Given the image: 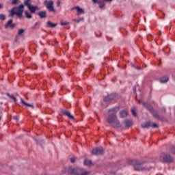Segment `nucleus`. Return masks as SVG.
<instances>
[{"instance_id":"473e14b6","label":"nucleus","mask_w":175,"mask_h":175,"mask_svg":"<svg viewBox=\"0 0 175 175\" xmlns=\"http://www.w3.org/2000/svg\"><path fill=\"white\" fill-rule=\"evenodd\" d=\"M66 170H68L66 167L64 168V170H62L63 174H65V173H66Z\"/></svg>"},{"instance_id":"ddd939ff","label":"nucleus","mask_w":175,"mask_h":175,"mask_svg":"<svg viewBox=\"0 0 175 175\" xmlns=\"http://www.w3.org/2000/svg\"><path fill=\"white\" fill-rule=\"evenodd\" d=\"M37 14L40 18H46L47 16V12H46V11H40L37 13Z\"/></svg>"},{"instance_id":"7c9ffc66","label":"nucleus","mask_w":175,"mask_h":175,"mask_svg":"<svg viewBox=\"0 0 175 175\" xmlns=\"http://www.w3.org/2000/svg\"><path fill=\"white\" fill-rule=\"evenodd\" d=\"M131 112L133 116H134V117H136V111H135V109H131Z\"/></svg>"},{"instance_id":"72a5a7b5","label":"nucleus","mask_w":175,"mask_h":175,"mask_svg":"<svg viewBox=\"0 0 175 175\" xmlns=\"http://www.w3.org/2000/svg\"><path fill=\"white\" fill-rule=\"evenodd\" d=\"M61 25H68L67 22H61Z\"/></svg>"},{"instance_id":"a19ab883","label":"nucleus","mask_w":175,"mask_h":175,"mask_svg":"<svg viewBox=\"0 0 175 175\" xmlns=\"http://www.w3.org/2000/svg\"><path fill=\"white\" fill-rule=\"evenodd\" d=\"M173 79H174V81H175V77Z\"/></svg>"},{"instance_id":"39448f33","label":"nucleus","mask_w":175,"mask_h":175,"mask_svg":"<svg viewBox=\"0 0 175 175\" xmlns=\"http://www.w3.org/2000/svg\"><path fill=\"white\" fill-rule=\"evenodd\" d=\"M132 163L134 166L135 170H137V172H140L142 170H147L148 169L143 161L133 160Z\"/></svg>"},{"instance_id":"4468645a","label":"nucleus","mask_w":175,"mask_h":175,"mask_svg":"<svg viewBox=\"0 0 175 175\" xmlns=\"http://www.w3.org/2000/svg\"><path fill=\"white\" fill-rule=\"evenodd\" d=\"M27 9L29 10L30 13H35V12H36V10H38V6H33L32 5H29V8H27Z\"/></svg>"},{"instance_id":"0eeeda50","label":"nucleus","mask_w":175,"mask_h":175,"mask_svg":"<svg viewBox=\"0 0 175 175\" xmlns=\"http://www.w3.org/2000/svg\"><path fill=\"white\" fill-rule=\"evenodd\" d=\"M160 159H161L165 163H170V162H173L172 157L170 156V154L165 153L161 156Z\"/></svg>"},{"instance_id":"dca6fc26","label":"nucleus","mask_w":175,"mask_h":175,"mask_svg":"<svg viewBox=\"0 0 175 175\" xmlns=\"http://www.w3.org/2000/svg\"><path fill=\"white\" fill-rule=\"evenodd\" d=\"M119 116H120V118H125V117H126V116H128V112H126V111H125V110H122L120 111Z\"/></svg>"},{"instance_id":"ea45409f","label":"nucleus","mask_w":175,"mask_h":175,"mask_svg":"<svg viewBox=\"0 0 175 175\" xmlns=\"http://www.w3.org/2000/svg\"><path fill=\"white\" fill-rule=\"evenodd\" d=\"M1 8H2V5L0 4V9H1Z\"/></svg>"},{"instance_id":"2eb2a0df","label":"nucleus","mask_w":175,"mask_h":175,"mask_svg":"<svg viewBox=\"0 0 175 175\" xmlns=\"http://www.w3.org/2000/svg\"><path fill=\"white\" fill-rule=\"evenodd\" d=\"M160 83H167L169 81V77L168 76H164L163 77H161L159 79Z\"/></svg>"},{"instance_id":"5701e85b","label":"nucleus","mask_w":175,"mask_h":175,"mask_svg":"<svg viewBox=\"0 0 175 175\" xmlns=\"http://www.w3.org/2000/svg\"><path fill=\"white\" fill-rule=\"evenodd\" d=\"M23 3L25 6L29 8V6H31V0H25Z\"/></svg>"},{"instance_id":"9b49d317","label":"nucleus","mask_w":175,"mask_h":175,"mask_svg":"<svg viewBox=\"0 0 175 175\" xmlns=\"http://www.w3.org/2000/svg\"><path fill=\"white\" fill-rule=\"evenodd\" d=\"M60 111H61V113H62L64 114V116L68 117V118H70V120H73L74 118H73L72 115L70 114V112H69V111L61 109Z\"/></svg>"},{"instance_id":"7ed1b4c3","label":"nucleus","mask_w":175,"mask_h":175,"mask_svg":"<svg viewBox=\"0 0 175 175\" xmlns=\"http://www.w3.org/2000/svg\"><path fill=\"white\" fill-rule=\"evenodd\" d=\"M68 173L69 175H88L90 174V172L85 170L83 168L80 167H76V168H72L70 167L68 169Z\"/></svg>"},{"instance_id":"f8f14e48","label":"nucleus","mask_w":175,"mask_h":175,"mask_svg":"<svg viewBox=\"0 0 175 175\" xmlns=\"http://www.w3.org/2000/svg\"><path fill=\"white\" fill-rule=\"evenodd\" d=\"M124 124L126 129H128L129 128H131V126H132V120L126 119L124 121Z\"/></svg>"},{"instance_id":"f257e3e1","label":"nucleus","mask_w":175,"mask_h":175,"mask_svg":"<svg viewBox=\"0 0 175 175\" xmlns=\"http://www.w3.org/2000/svg\"><path fill=\"white\" fill-rule=\"evenodd\" d=\"M118 110H120V108L118 107H114L108 110L109 114L107 118V122L112 125L113 128H122V125H121L120 120H118L117 118Z\"/></svg>"},{"instance_id":"6e6552de","label":"nucleus","mask_w":175,"mask_h":175,"mask_svg":"<svg viewBox=\"0 0 175 175\" xmlns=\"http://www.w3.org/2000/svg\"><path fill=\"white\" fill-rule=\"evenodd\" d=\"M93 155H102L103 154V148L97 147L92 150Z\"/></svg>"},{"instance_id":"2f4dec72","label":"nucleus","mask_w":175,"mask_h":175,"mask_svg":"<svg viewBox=\"0 0 175 175\" xmlns=\"http://www.w3.org/2000/svg\"><path fill=\"white\" fill-rule=\"evenodd\" d=\"M18 0H13L12 1V5H17V1H18Z\"/></svg>"},{"instance_id":"4be33fe9","label":"nucleus","mask_w":175,"mask_h":175,"mask_svg":"<svg viewBox=\"0 0 175 175\" xmlns=\"http://www.w3.org/2000/svg\"><path fill=\"white\" fill-rule=\"evenodd\" d=\"M74 9H76L78 14H79V13H84V10L80 8V7L79 6L74 8Z\"/></svg>"},{"instance_id":"aec40b11","label":"nucleus","mask_w":175,"mask_h":175,"mask_svg":"<svg viewBox=\"0 0 175 175\" xmlns=\"http://www.w3.org/2000/svg\"><path fill=\"white\" fill-rule=\"evenodd\" d=\"M21 102L23 105H25V106H29V107H32V109H33V105L25 103V101H24V100H23V98H21Z\"/></svg>"},{"instance_id":"9d476101","label":"nucleus","mask_w":175,"mask_h":175,"mask_svg":"<svg viewBox=\"0 0 175 175\" xmlns=\"http://www.w3.org/2000/svg\"><path fill=\"white\" fill-rule=\"evenodd\" d=\"M116 99V94H109L107 96L104 98V102H109V100H113Z\"/></svg>"},{"instance_id":"c9c22d12","label":"nucleus","mask_w":175,"mask_h":175,"mask_svg":"<svg viewBox=\"0 0 175 175\" xmlns=\"http://www.w3.org/2000/svg\"><path fill=\"white\" fill-rule=\"evenodd\" d=\"M93 3H98V0H92Z\"/></svg>"},{"instance_id":"79ce46f5","label":"nucleus","mask_w":175,"mask_h":175,"mask_svg":"<svg viewBox=\"0 0 175 175\" xmlns=\"http://www.w3.org/2000/svg\"><path fill=\"white\" fill-rule=\"evenodd\" d=\"M0 120H1V117H0Z\"/></svg>"},{"instance_id":"c85d7f7f","label":"nucleus","mask_w":175,"mask_h":175,"mask_svg":"<svg viewBox=\"0 0 175 175\" xmlns=\"http://www.w3.org/2000/svg\"><path fill=\"white\" fill-rule=\"evenodd\" d=\"M150 126H152V128H158L157 123H150Z\"/></svg>"},{"instance_id":"f3484780","label":"nucleus","mask_w":175,"mask_h":175,"mask_svg":"<svg viewBox=\"0 0 175 175\" xmlns=\"http://www.w3.org/2000/svg\"><path fill=\"white\" fill-rule=\"evenodd\" d=\"M46 27L48 28H55V27H57V23H53L51 21H49Z\"/></svg>"},{"instance_id":"393cba45","label":"nucleus","mask_w":175,"mask_h":175,"mask_svg":"<svg viewBox=\"0 0 175 175\" xmlns=\"http://www.w3.org/2000/svg\"><path fill=\"white\" fill-rule=\"evenodd\" d=\"M24 32H25L24 29H18V36H21V35H23V33H24Z\"/></svg>"},{"instance_id":"1a4fd4ad","label":"nucleus","mask_w":175,"mask_h":175,"mask_svg":"<svg viewBox=\"0 0 175 175\" xmlns=\"http://www.w3.org/2000/svg\"><path fill=\"white\" fill-rule=\"evenodd\" d=\"M16 25L15 23H13V20L10 19L5 25V29H8V28H15Z\"/></svg>"},{"instance_id":"cd10ccee","label":"nucleus","mask_w":175,"mask_h":175,"mask_svg":"<svg viewBox=\"0 0 175 175\" xmlns=\"http://www.w3.org/2000/svg\"><path fill=\"white\" fill-rule=\"evenodd\" d=\"M0 20H6V16L4 14H0Z\"/></svg>"},{"instance_id":"b1692460","label":"nucleus","mask_w":175,"mask_h":175,"mask_svg":"<svg viewBox=\"0 0 175 175\" xmlns=\"http://www.w3.org/2000/svg\"><path fill=\"white\" fill-rule=\"evenodd\" d=\"M25 16L27 18H32V16L31 15V14H29V12L28 11H25Z\"/></svg>"},{"instance_id":"412c9836","label":"nucleus","mask_w":175,"mask_h":175,"mask_svg":"<svg viewBox=\"0 0 175 175\" xmlns=\"http://www.w3.org/2000/svg\"><path fill=\"white\" fill-rule=\"evenodd\" d=\"M84 165L86 166H91V165H92V161L91 160L85 159Z\"/></svg>"},{"instance_id":"20e7f679","label":"nucleus","mask_w":175,"mask_h":175,"mask_svg":"<svg viewBox=\"0 0 175 175\" xmlns=\"http://www.w3.org/2000/svg\"><path fill=\"white\" fill-rule=\"evenodd\" d=\"M142 106H144V107H145L146 109H148V110H149V111L151 113V114H152L154 118H157V120H163L162 116H159V113H158V112L156 110H154L152 106L144 102H142Z\"/></svg>"},{"instance_id":"6ab92c4d","label":"nucleus","mask_w":175,"mask_h":175,"mask_svg":"<svg viewBox=\"0 0 175 175\" xmlns=\"http://www.w3.org/2000/svg\"><path fill=\"white\" fill-rule=\"evenodd\" d=\"M150 126H151V122H150V121L143 123L142 124V128H150Z\"/></svg>"},{"instance_id":"c756f323","label":"nucleus","mask_w":175,"mask_h":175,"mask_svg":"<svg viewBox=\"0 0 175 175\" xmlns=\"http://www.w3.org/2000/svg\"><path fill=\"white\" fill-rule=\"evenodd\" d=\"M70 162L71 163H75V162H76V159L75 157L70 158Z\"/></svg>"},{"instance_id":"a878e982","label":"nucleus","mask_w":175,"mask_h":175,"mask_svg":"<svg viewBox=\"0 0 175 175\" xmlns=\"http://www.w3.org/2000/svg\"><path fill=\"white\" fill-rule=\"evenodd\" d=\"M7 96H8V98H10L11 99H13L14 102H15V103H17V99L16 98V97L12 96L9 94H7Z\"/></svg>"},{"instance_id":"e433bc0d","label":"nucleus","mask_w":175,"mask_h":175,"mask_svg":"<svg viewBox=\"0 0 175 175\" xmlns=\"http://www.w3.org/2000/svg\"><path fill=\"white\" fill-rule=\"evenodd\" d=\"M81 20H83V18L79 19V20H76L77 23H80V21H81Z\"/></svg>"},{"instance_id":"a211bd4d","label":"nucleus","mask_w":175,"mask_h":175,"mask_svg":"<svg viewBox=\"0 0 175 175\" xmlns=\"http://www.w3.org/2000/svg\"><path fill=\"white\" fill-rule=\"evenodd\" d=\"M98 7L100 8V9H103L105 8V6H106V4L105 3L104 1H98L97 2Z\"/></svg>"},{"instance_id":"4c0bfd02","label":"nucleus","mask_w":175,"mask_h":175,"mask_svg":"<svg viewBox=\"0 0 175 175\" xmlns=\"http://www.w3.org/2000/svg\"><path fill=\"white\" fill-rule=\"evenodd\" d=\"M105 2H111L112 0H105Z\"/></svg>"},{"instance_id":"f704fd0d","label":"nucleus","mask_w":175,"mask_h":175,"mask_svg":"<svg viewBox=\"0 0 175 175\" xmlns=\"http://www.w3.org/2000/svg\"><path fill=\"white\" fill-rule=\"evenodd\" d=\"M60 5H61V1H57V6H60Z\"/></svg>"},{"instance_id":"f03ea898","label":"nucleus","mask_w":175,"mask_h":175,"mask_svg":"<svg viewBox=\"0 0 175 175\" xmlns=\"http://www.w3.org/2000/svg\"><path fill=\"white\" fill-rule=\"evenodd\" d=\"M24 12V5L23 4H21L18 7H14L12 10H10V17H13L14 14L17 16V17L22 18L23 17V13Z\"/></svg>"},{"instance_id":"423d86ee","label":"nucleus","mask_w":175,"mask_h":175,"mask_svg":"<svg viewBox=\"0 0 175 175\" xmlns=\"http://www.w3.org/2000/svg\"><path fill=\"white\" fill-rule=\"evenodd\" d=\"M44 5L46 6V9L49 10V12H55V10H54V7L53 6L54 5V2L53 1L45 0L44 1Z\"/></svg>"},{"instance_id":"bb28decb","label":"nucleus","mask_w":175,"mask_h":175,"mask_svg":"<svg viewBox=\"0 0 175 175\" xmlns=\"http://www.w3.org/2000/svg\"><path fill=\"white\" fill-rule=\"evenodd\" d=\"M170 151L172 154H174L175 155V146H171Z\"/></svg>"},{"instance_id":"58836bf2","label":"nucleus","mask_w":175,"mask_h":175,"mask_svg":"<svg viewBox=\"0 0 175 175\" xmlns=\"http://www.w3.org/2000/svg\"><path fill=\"white\" fill-rule=\"evenodd\" d=\"M38 24H39V23H38V22L36 23H35V27H36V25H38Z\"/></svg>"}]
</instances>
